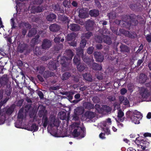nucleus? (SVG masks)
Listing matches in <instances>:
<instances>
[{"label": "nucleus", "instance_id": "f257e3e1", "mask_svg": "<svg viewBox=\"0 0 151 151\" xmlns=\"http://www.w3.org/2000/svg\"><path fill=\"white\" fill-rule=\"evenodd\" d=\"M42 122L43 126L46 127L48 125L47 129L48 132L53 136L55 137H60L59 134L57 132H54L53 131L50 132L51 130V128L55 127L56 128L58 127L59 124V121L57 119H55L54 116H51L48 119L46 116H44L42 119Z\"/></svg>", "mask_w": 151, "mask_h": 151}, {"label": "nucleus", "instance_id": "f03ea898", "mask_svg": "<svg viewBox=\"0 0 151 151\" xmlns=\"http://www.w3.org/2000/svg\"><path fill=\"white\" fill-rule=\"evenodd\" d=\"M74 130L72 133V135L73 137L81 138L84 137L86 135L84 128L81 127V123L79 124L75 123L72 125Z\"/></svg>", "mask_w": 151, "mask_h": 151}, {"label": "nucleus", "instance_id": "7ed1b4c3", "mask_svg": "<svg viewBox=\"0 0 151 151\" xmlns=\"http://www.w3.org/2000/svg\"><path fill=\"white\" fill-rule=\"evenodd\" d=\"M126 115L130 119L132 122L136 124H139V121L142 116L140 112L136 110L128 111L127 112Z\"/></svg>", "mask_w": 151, "mask_h": 151}, {"label": "nucleus", "instance_id": "20e7f679", "mask_svg": "<svg viewBox=\"0 0 151 151\" xmlns=\"http://www.w3.org/2000/svg\"><path fill=\"white\" fill-rule=\"evenodd\" d=\"M140 97L145 101H151V94L148 88L142 87L140 89Z\"/></svg>", "mask_w": 151, "mask_h": 151}, {"label": "nucleus", "instance_id": "39448f33", "mask_svg": "<svg viewBox=\"0 0 151 151\" xmlns=\"http://www.w3.org/2000/svg\"><path fill=\"white\" fill-rule=\"evenodd\" d=\"M111 119L108 118L105 121L102 122L99 125V127L102 129L106 133L109 135L110 134V131L108 128V126L111 125Z\"/></svg>", "mask_w": 151, "mask_h": 151}, {"label": "nucleus", "instance_id": "423d86ee", "mask_svg": "<svg viewBox=\"0 0 151 151\" xmlns=\"http://www.w3.org/2000/svg\"><path fill=\"white\" fill-rule=\"evenodd\" d=\"M135 142L138 147L142 149L143 150H145L146 147L148 146L150 144L149 142L147 141L146 140L141 139V138L139 137L137 138Z\"/></svg>", "mask_w": 151, "mask_h": 151}, {"label": "nucleus", "instance_id": "0eeeda50", "mask_svg": "<svg viewBox=\"0 0 151 151\" xmlns=\"http://www.w3.org/2000/svg\"><path fill=\"white\" fill-rule=\"evenodd\" d=\"M84 111L83 108L82 107H78L74 110L73 119L74 120H78L79 119L78 116L82 114Z\"/></svg>", "mask_w": 151, "mask_h": 151}, {"label": "nucleus", "instance_id": "6e6552de", "mask_svg": "<svg viewBox=\"0 0 151 151\" xmlns=\"http://www.w3.org/2000/svg\"><path fill=\"white\" fill-rule=\"evenodd\" d=\"M70 113H68L67 114L64 112H60L58 114L59 117L62 120H65L68 121L69 120Z\"/></svg>", "mask_w": 151, "mask_h": 151}, {"label": "nucleus", "instance_id": "1a4fd4ad", "mask_svg": "<svg viewBox=\"0 0 151 151\" xmlns=\"http://www.w3.org/2000/svg\"><path fill=\"white\" fill-rule=\"evenodd\" d=\"M31 6H29V9H30L31 12L32 13L41 12L42 11V9L40 7H36V6H34L32 7L31 9Z\"/></svg>", "mask_w": 151, "mask_h": 151}, {"label": "nucleus", "instance_id": "9d476101", "mask_svg": "<svg viewBox=\"0 0 151 151\" xmlns=\"http://www.w3.org/2000/svg\"><path fill=\"white\" fill-rule=\"evenodd\" d=\"M77 56L79 57V56H80V55H82L83 54V50H81L80 51H78V50H77ZM77 56H75L73 59L74 62L75 63L78 64L80 63V58L79 57L77 58Z\"/></svg>", "mask_w": 151, "mask_h": 151}, {"label": "nucleus", "instance_id": "9b49d317", "mask_svg": "<svg viewBox=\"0 0 151 151\" xmlns=\"http://www.w3.org/2000/svg\"><path fill=\"white\" fill-rule=\"evenodd\" d=\"M94 55L97 61L100 62L103 61L104 58L103 56L101 55L100 53L98 52H96L94 53Z\"/></svg>", "mask_w": 151, "mask_h": 151}, {"label": "nucleus", "instance_id": "f8f14e48", "mask_svg": "<svg viewBox=\"0 0 151 151\" xmlns=\"http://www.w3.org/2000/svg\"><path fill=\"white\" fill-rule=\"evenodd\" d=\"M51 45V42L50 41L45 40L42 44V47L43 49H46L50 47Z\"/></svg>", "mask_w": 151, "mask_h": 151}, {"label": "nucleus", "instance_id": "ddd939ff", "mask_svg": "<svg viewBox=\"0 0 151 151\" xmlns=\"http://www.w3.org/2000/svg\"><path fill=\"white\" fill-rule=\"evenodd\" d=\"M79 16L81 18H84L87 17L88 14L87 12L83 9H81L79 12Z\"/></svg>", "mask_w": 151, "mask_h": 151}, {"label": "nucleus", "instance_id": "4468645a", "mask_svg": "<svg viewBox=\"0 0 151 151\" xmlns=\"http://www.w3.org/2000/svg\"><path fill=\"white\" fill-rule=\"evenodd\" d=\"M68 28L72 31H77L80 29V27L76 24H72L68 26Z\"/></svg>", "mask_w": 151, "mask_h": 151}, {"label": "nucleus", "instance_id": "2eb2a0df", "mask_svg": "<svg viewBox=\"0 0 151 151\" xmlns=\"http://www.w3.org/2000/svg\"><path fill=\"white\" fill-rule=\"evenodd\" d=\"M119 99L121 103L126 105L129 106V101L128 99L123 96H121L119 98Z\"/></svg>", "mask_w": 151, "mask_h": 151}, {"label": "nucleus", "instance_id": "dca6fc26", "mask_svg": "<svg viewBox=\"0 0 151 151\" xmlns=\"http://www.w3.org/2000/svg\"><path fill=\"white\" fill-rule=\"evenodd\" d=\"M50 30L51 31H56L60 29V27L57 25L53 24L49 27Z\"/></svg>", "mask_w": 151, "mask_h": 151}, {"label": "nucleus", "instance_id": "f3484780", "mask_svg": "<svg viewBox=\"0 0 151 151\" xmlns=\"http://www.w3.org/2000/svg\"><path fill=\"white\" fill-rule=\"evenodd\" d=\"M124 116L123 112L121 110H119L118 112L117 117L119 120L122 122L124 120L123 116Z\"/></svg>", "mask_w": 151, "mask_h": 151}, {"label": "nucleus", "instance_id": "a211bd4d", "mask_svg": "<svg viewBox=\"0 0 151 151\" xmlns=\"http://www.w3.org/2000/svg\"><path fill=\"white\" fill-rule=\"evenodd\" d=\"M147 76L144 74H142L140 75L139 81L140 83H144L146 80Z\"/></svg>", "mask_w": 151, "mask_h": 151}, {"label": "nucleus", "instance_id": "6ab92c4d", "mask_svg": "<svg viewBox=\"0 0 151 151\" xmlns=\"http://www.w3.org/2000/svg\"><path fill=\"white\" fill-rule=\"evenodd\" d=\"M1 110H0V125L4 124L5 121V116L1 113Z\"/></svg>", "mask_w": 151, "mask_h": 151}, {"label": "nucleus", "instance_id": "aec40b11", "mask_svg": "<svg viewBox=\"0 0 151 151\" xmlns=\"http://www.w3.org/2000/svg\"><path fill=\"white\" fill-rule=\"evenodd\" d=\"M84 78L86 80L89 81H92L91 76L89 74L85 73L83 75Z\"/></svg>", "mask_w": 151, "mask_h": 151}, {"label": "nucleus", "instance_id": "412c9836", "mask_svg": "<svg viewBox=\"0 0 151 151\" xmlns=\"http://www.w3.org/2000/svg\"><path fill=\"white\" fill-rule=\"evenodd\" d=\"M90 14L91 16L96 17L99 14V12L97 10H93L90 11Z\"/></svg>", "mask_w": 151, "mask_h": 151}, {"label": "nucleus", "instance_id": "4be33fe9", "mask_svg": "<svg viewBox=\"0 0 151 151\" xmlns=\"http://www.w3.org/2000/svg\"><path fill=\"white\" fill-rule=\"evenodd\" d=\"M55 15L54 14H52L48 15L47 17V20L50 21H52L55 19Z\"/></svg>", "mask_w": 151, "mask_h": 151}, {"label": "nucleus", "instance_id": "5701e85b", "mask_svg": "<svg viewBox=\"0 0 151 151\" xmlns=\"http://www.w3.org/2000/svg\"><path fill=\"white\" fill-rule=\"evenodd\" d=\"M38 127L36 124H33L28 129L29 130L33 131H37L38 129Z\"/></svg>", "mask_w": 151, "mask_h": 151}, {"label": "nucleus", "instance_id": "b1692460", "mask_svg": "<svg viewBox=\"0 0 151 151\" xmlns=\"http://www.w3.org/2000/svg\"><path fill=\"white\" fill-rule=\"evenodd\" d=\"M86 115H87V117L88 118H92L96 115L95 114L92 112H87Z\"/></svg>", "mask_w": 151, "mask_h": 151}, {"label": "nucleus", "instance_id": "393cba45", "mask_svg": "<svg viewBox=\"0 0 151 151\" xmlns=\"http://www.w3.org/2000/svg\"><path fill=\"white\" fill-rule=\"evenodd\" d=\"M92 66L93 68L95 70H100L101 69V66L97 63H93Z\"/></svg>", "mask_w": 151, "mask_h": 151}, {"label": "nucleus", "instance_id": "a878e982", "mask_svg": "<svg viewBox=\"0 0 151 151\" xmlns=\"http://www.w3.org/2000/svg\"><path fill=\"white\" fill-rule=\"evenodd\" d=\"M84 106L88 109H90L93 108V105L90 103L86 102L84 104Z\"/></svg>", "mask_w": 151, "mask_h": 151}, {"label": "nucleus", "instance_id": "bb28decb", "mask_svg": "<svg viewBox=\"0 0 151 151\" xmlns=\"http://www.w3.org/2000/svg\"><path fill=\"white\" fill-rule=\"evenodd\" d=\"M75 37V35L73 33H71L68 35L67 37V40L68 41H70L73 39Z\"/></svg>", "mask_w": 151, "mask_h": 151}, {"label": "nucleus", "instance_id": "cd10ccee", "mask_svg": "<svg viewBox=\"0 0 151 151\" xmlns=\"http://www.w3.org/2000/svg\"><path fill=\"white\" fill-rule=\"evenodd\" d=\"M104 41L105 42L108 44H110L111 43L110 39L109 37L107 36L104 37Z\"/></svg>", "mask_w": 151, "mask_h": 151}, {"label": "nucleus", "instance_id": "c85d7f7f", "mask_svg": "<svg viewBox=\"0 0 151 151\" xmlns=\"http://www.w3.org/2000/svg\"><path fill=\"white\" fill-rule=\"evenodd\" d=\"M70 76V74L68 73H65L63 74L62 76V79L64 80H66L68 77Z\"/></svg>", "mask_w": 151, "mask_h": 151}, {"label": "nucleus", "instance_id": "c756f323", "mask_svg": "<svg viewBox=\"0 0 151 151\" xmlns=\"http://www.w3.org/2000/svg\"><path fill=\"white\" fill-rule=\"evenodd\" d=\"M77 68L78 70L79 71H82L85 69V67L83 65L78 64Z\"/></svg>", "mask_w": 151, "mask_h": 151}, {"label": "nucleus", "instance_id": "7c9ffc66", "mask_svg": "<svg viewBox=\"0 0 151 151\" xmlns=\"http://www.w3.org/2000/svg\"><path fill=\"white\" fill-rule=\"evenodd\" d=\"M94 24V22L92 21L89 20L86 23V29L88 27H91Z\"/></svg>", "mask_w": 151, "mask_h": 151}, {"label": "nucleus", "instance_id": "2f4dec72", "mask_svg": "<svg viewBox=\"0 0 151 151\" xmlns=\"http://www.w3.org/2000/svg\"><path fill=\"white\" fill-rule=\"evenodd\" d=\"M86 44V40H82L81 43H80V47L81 48L84 47Z\"/></svg>", "mask_w": 151, "mask_h": 151}, {"label": "nucleus", "instance_id": "473e14b6", "mask_svg": "<svg viewBox=\"0 0 151 151\" xmlns=\"http://www.w3.org/2000/svg\"><path fill=\"white\" fill-rule=\"evenodd\" d=\"M49 64L50 65L49 66V68L51 70H55L56 68V66L54 64V63L52 64L51 65L50 63Z\"/></svg>", "mask_w": 151, "mask_h": 151}, {"label": "nucleus", "instance_id": "72a5a7b5", "mask_svg": "<svg viewBox=\"0 0 151 151\" xmlns=\"http://www.w3.org/2000/svg\"><path fill=\"white\" fill-rule=\"evenodd\" d=\"M68 53H69V59L71 60L72 59V57L73 55V53L72 52V51L70 50H68Z\"/></svg>", "mask_w": 151, "mask_h": 151}, {"label": "nucleus", "instance_id": "f704fd0d", "mask_svg": "<svg viewBox=\"0 0 151 151\" xmlns=\"http://www.w3.org/2000/svg\"><path fill=\"white\" fill-rule=\"evenodd\" d=\"M93 50V48L92 47H89L87 50V52L88 53L90 54H91Z\"/></svg>", "mask_w": 151, "mask_h": 151}, {"label": "nucleus", "instance_id": "c9c22d12", "mask_svg": "<svg viewBox=\"0 0 151 151\" xmlns=\"http://www.w3.org/2000/svg\"><path fill=\"white\" fill-rule=\"evenodd\" d=\"M39 50V48H37L35 49V50H34V52L35 54L36 55H40L41 53L38 52V51Z\"/></svg>", "mask_w": 151, "mask_h": 151}, {"label": "nucleus", "instance_id": "e433bc0d", "mask_svg": "<svg viewBox=\"0 0 151 151\" xmlns=\"http://www.w3.org/2000/svg\"><path fill=\"white\" fill-rule=\"evenodd\" d=\"M70 2L69 1H68V0L65 1L63 2V4L64 6H68L70 4Z\"/></svg>", "mask_w": 151, "mask_h": 151}, {"label": "nucleus", "instance_id": "4c0bfd02", "mask_svg": "<svg viewBox=\"0 0 151 151\" xmlns=\"http://www.w3.org/2000/svg\"><path fill=\"white\" fill-rule=\"evenodd\" d=\"M127 92V90L126 89L123 88L121 89L120 92L121 93L122 95H124V94Z\"/></svg>", "mask_w": 151, "mask_h": 151}, {"label": "nucleus", "instance_id": "58836bf2", "mask_svg": "<svg viewBox=\"0 0 151 151\" xmlns=\"http://www.w3.org/2000/svg\"><path fill=\"white\" fill-rule=\"evenodd\" d=\"M9 99V97L6 98L3 102H0V106L1 105H3V104L6 103V101H8Z\"/></svg>", "mask_w": 151, "mask_h": 151}, {"label": "nucleus", "instance_id": "ea45409f", "mask_svg": "<svg viewBox=\"0 0 151 151\" xmlns=\"http://www.w3.org/2000/svg\"><path fill=\"white\" fill-rule=\"evenodd\" d=\"M111 110V109L109 107L106 106H105V110L107 112H110Z\"/></svg>", "mask_w": 151, "mask_h": 151}, {"label": "nucleus", "instance_id": "a19ab883", "mask_svg": "<svg viewBox=\"0 0 151 151\" xmlns=\"http://www.w3.org/2000/svg\"><path fill=\"white\" fill-rule=\"evenodd\" d=\"M14 18H12L11 20V24L12 28H15V27L14 26Z\"/></svg>", "mask_w": 151, "mask_h": 151}, {"label": "nucleus", "instance_id": "79ce46f5", "mask_svg": "<svg viewBox=\"0 0 151 151\" xmlns=\"http://www.w3.org/2000/svg\"><path fill=\"white\" fill-rule=\"evenodd\" d=\"M99 137L102 139H104L105 138V134L104 133H101L99 135Z\"/></svg>", "mask_w": 151, "mask_h": 151}, {"label": "nucleus", "instance_id": "37998d69", "mask_svg": "<svg viewBox=\"0 0 151 151\" xmlns=\"http://www.w3.org/2000/svg\"><path fill=\"white\" fill-rule=\"evenodd\" d=\"M146 39L148 42H150L151 41V36L150 35H147L146 37Z\"/></svg>", "mask_w": 151, "mask_h": 151}, {"label": "nucleus", "instance_id": "c03bdc74", "mask_svg": "<svg viewBox=\"0 0 151 151\" xmlns=\"http://www.w3.org/2000/svg\"><path fill=\"white\" fill-rule=\"evenodd\" d=\"M38 94L41 98H43V95L42 92L41 91H38Z\"/></svg>", "mask_w": 151, "mask_h": 151}, {"label": "nucleus", "instance_id": "a18cd8bd", "mask_svg": "<svg viewBox=\"0 0 151 151\" xmlns=\"http://www.w3.org/2000/svg\"><path fill=\"white\" fill-rule=\"evenodd\" d=\"M144 136L145 137H151V133H144Z\"/></svg>", "mask_w": 151, "mask_h": 151}, {"label": "nucleus", "instance_id": "49530a36", "mask_svg": "<svg viewBox=\"0 0 151 151\" xmlns=\"http://www.w3.org/2000/svg\"><path fill=\"white\" fill-rule=\"evenodd\" d=\"M116 122L117 123V124L119 127L121 128L123 127V124L122 123H120L118 122V121L117 120H116Z\"/></svg>", "mask_w": 151, "mask_h": 151}, {"label": "nucleus", "instance_id": "de8ad7c7", "mask_svg": "<svg viewBox=\"0 0 151 151\" xmlns=\"http://www.w3.org/2000/svg\"><path fill=\"white\" fill-rule=\"evenodd\" d=\"M18 118L19 119H22L23 118L22 113L19 112L18 115Z\"/></svg>", "mask_w": 151, "mask_h": 151}, {"label": "nucleus", "instance_id": "09e8293b", "mask_svg": "<svg viewBox=\"0 0 151 151\" xmlns=\"http://www.w3.org/2000/svg\"><path fill=\"white\" fill-rule=\"evenodd\" d=\"M91 32H88L85 35V37L88 38L91 36Z\"/></svg>", "mask_w": 151, "mask_h": 151}, {"label": "nucleus", "instance_id": "8fccbe9b", "mask_svg": "<svg viewBox=\"0 0 151 151\" xmlns=\"http://www.w3.org/2000/svg\"><path fill=\"white\" fill-rule=\"evenodd\" d=\"M95 108H96V109L98 111H99V109H100V106L99 105L96 104V105H95Z\"/></svg>", "mask_w": 151, "mask_h": 151}, {"label": "nucleus", "instance_id": "3c124183", "mask_svg": "<svg viewBox=\"0 0 151 151\" xmlns=\"http://www.w3.org/2000/svg\"><path fill=\"white\" fill-rule=\"evenodd\" d=\"M147 117L148 119H150L151 118V113L149 112L147 116Z\"/></svg>", "mask_w": 151, "mask_h": 151}, {"label": "nucleus", "instance_id": "603ef678", "mask_svg": "<svg viewBox=\"0 0 151 151\" xmlns=\"http://www.w3.org/2000/svg\"><path fill=\"white\" fill-rule=\"evenodd\" d=\"M37 77L40 80V81H43V78L41 77L39 75H38L37 76Z\"/></svg>", "mask_w": 151, "mask_h": 151}, {"label": "nucleus", "instance_id": "864d4df0", "mask_svg": "<svg viewBox=\"0 0 151 151\" xmlns=\"http://www.w3.org/2000/svg\"><path fill=\"white\" fill-rule=\"evenodd\" d=\"M80 94H79L78 93L75 96V99H78L80 98Z\"/></svg>", "mask_w": 151, "mask_h": 151}, {"label": "nucleus", "instance_id": "5fc2aeb1", "mask_svg": "<svg viewBox=\"0 0 151 151\" xmlns=\"http://www.w3.org/2000/svg\"><path fill=\"white\" fill-rule=\"evenodd\" d=\"M127 151H136V150L132 147H130L127 149Z\"/></svg>", "mask_w": 151, "mask_h": 151}, {"label": "nucleus", "instance_id": "6e6d98bb", "mask_svg": "<svg viewBox=\"0 0 151 151\" xmlns=\"http://www.w3.org/2000/svg\"><path fill=\"white\" fill-rule=\"evenodd\" d=\"M42 2V0H37V2L34 3V4H40Z\"/></svg>", "mask_w": 151, "mask_h": 151}, {"label": "nucleus", "instance_id": "4d7b16f0", "mask_svg": "<svg viewBox=\"0 0 151 151\" xmlns=\"http://www.w3.org/2000/svg\"><path fill=\"white\" fill-rule=\"evenodd\" d=\"M54 40L55 42H58L60 40V38H59L56 37L55 38Z\"/></svg>", "mask_w": 151, "mask_h": 151}, {"label": "nucleus", "instance_id": "13d9d810", "mask_svg": "<svg viewBox=\"0 0 151 151\" xmlns=\"http://www.w3.org/2000/svg\"><path fill=\"white\" fill-rule=\"evenodd\" d=\"M0 25L1 26V27H3L4 26L2 24V23L1 21V17H0Z\"/></svg>", "mask_w": 151, "mask_h": 151}, {"label": "nucleus", "instance_id": "bf43d9fd", "mask_svg": "<svg viewBox=\"0 0 151 151\" xmlns=\"http://www.w3.org/2000/svg\"><path fill=\"white\" fill-rule=\"evenodd\" d=\"M142 62V60H138L137 62V64L138 65H140Z\"/></svg>", "mask_w": 151, "mask_h": 151}, {"label": "nucleus", "instance_id": "052dcab7", "mask_svg": "<svg viewBox=\"0 0 151 151\" xmlns=\"http://www.w3.org/2000/svg\"><path fill=\"white\" fill-rule=\"evenodd\" d=\"M51 89L53 90H56L58 89V87H53L50 88Z\"/></svg>", "mask_w": 151, "mask_h": 151}, {"label": "nucleus", "instance_id": "680f3d73", "mask_svg": "<svg viewBox=\"0 0 151 151\" xmlns=\"http://www.w3.org/2000/svg\"><path fill=\"white\" fill-rule=\"evenodd\" d=\"M112 130H113V131L114 132H116L117 131V129H116L115 127H114L113 126L112 127Z\"/></svg>", "mask_w": 151, "mask_h": 151}, {"label": "nucleus", "instance_id": "e2e57ef3", "mask_svg": "<svg viewBox=\"0 0 151 151\" xmlns=\"http://www.w3.org/2000/svg\"><path fill=\"white\" fill-rule=\"evenodd\" d=\"M133 87H131V88H130L129 86H128V89L129 91L130 92H132L133 91Z\"/></svg>", "mask_w": 151, "mask_h": 151}, {"label": "nucleus", "instance_id": "0e129e2a", "mask_svg": "<svg viewBox=\"0 0 151 151\" xmlns=\"http://www.w3.org/2000/svg\"><path fill=\"white\" fill-rule=\"evenodd\" d=\"M34 35V34H32V32L31 31H29L28 34V36L29 37H31V36L33 35Z\"/></svg>", "mask_w": 151, "mask_h": 151}, {"label": "nucleus", "instance_id": "69168bd1", "mask_svg": "<svg viewBox=\"0 0 151 151\" xmlns=\"http://www.w3.org/2000/svg\"><path fill=\"white\" fill-rule=\"evenodd\" d=\"M72 4L73 6H77V4L76 3L75 1H73L72 3Z\"/></svg>", "mask_w": 151, "mask_h": 151}, {"label": "nucleus", "instance_id": "338daca9", "mask_svg": "<svg viewBox=\"0 0 151 151\" xmlns=\"http://www.w3.org/2000/svg\"><path fill=\"white\" fill-rule=\"evenodd\" d=\"M108 16L109 17V19L113 18V17L111 16V13H109L108 15Z\"/></svg>", "mask_w": 151, "mask_h": 151}, {"label": "nucleus", "instance_id": "774afa93", "mask_svg": "<svg viewBox=\"0 0 151 151\" xmlns=\"http://www.w3.org/2000/svg\"><path fill=\"white\" fill-rule=\"evenodd\" d=\"M143 47L142 45H141L139 46V49L138 50H137V51L139 50V51L141 50L143 48Z\"/></svg>", "mask_w": 151, "mask_h": 151}]
</instances>
